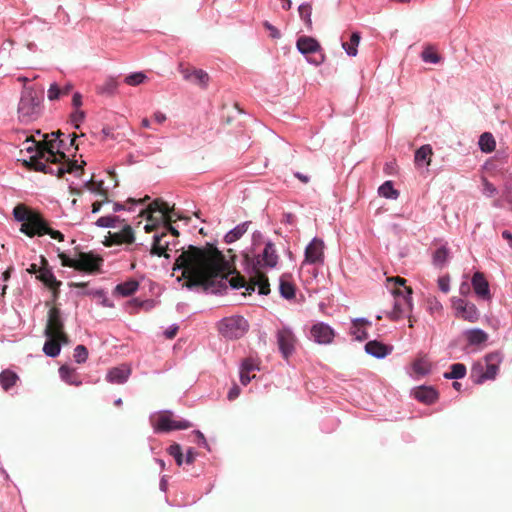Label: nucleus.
<instances>
[{
    "label": "nucleus",
    "mask_w": 512,
    "mask_h": 512,
    "mask_svg": "<svg viewBox=\"0 0 512 512\" xmlns=\"http://www.w3.org/2000/svg\"><path fill=\"white\" fill-rule=\"evenodd\" d=\"M169 454L175 459L177 465H182L183 463V453L181 451V447L178 444L171 445L168 448Z\"/></svg>",
    "instance_id": "obj_51"
},
{
    "label": "nucleus",
    "mask_w": 512,
    "mask_h": 512,
    "mask_svg": "<svg viewBox=\"0 0 512 512\" xmlns=\"http://www.w3.org/2000/svg\"><path fill=\"white\" fill-rule=\"evenodd\" d=\"M23 164L29 169L43 172L45 174L56 175L62 177L65 173H75L81 171L83 173V165H78L77 161L70 160L64 152L54 150V159L23 160Z\"/></svg>",
    "instance_id": "obj_3"
},
{
    "label": "nucleus",
    "mask_w": 512,
    "mask_h": 512,
    "mask_svg": "<svg viewBox=\"0 0 512 512\" xmlns=\"http://www.w3.org/2000/svg\"><path fill=\"white\" fill-rule=\"evenodd\" d=\"M406 294H403L399 288L394 290L395 303L393 310L388 314V317L392 320L399 319L402 314L411 309L410 295L412 293L411 288L405 287Z\"/></svg>",
    "instance_id": "obj_13"
},
{
    "label": "nucleus",
    "mask_w": 512,
    "mask_h": 512,
    "mask_svg": "<svg viewBox=\"0 0 512 512\" xmlns=\"http://www.w3.org/2000/svg\"><path fill=\"white\" fill-rule=\"evenodd\" d=\"M56 140H50L45 142L36 141L33 136L27 137L22 144L21 152L26 151L31 154L28 160L36 158L37 160L47 157V159H54V149H59L63 143V140H59V144L55 145Z\"/></svg>",
    "instance_id": "obj_7"
},
{
    "label": "nucleus",
    "mask_w": 512,
    "mask_h": 512,
    "mask_svg": "<svg viewBox=\"0 0 512 512\" xmlns=\"http://www.w3.org/2000/svg\"><path fill=\"white\" fill-rule=\"evenodd\" d=\"M73 89V85L67 83L64 87H59L57 83H52L47 91V97L50 101L58 100L62 96L68 95Z\"/></svg>",
    "instance_id": "obj_28"
},
{
    "label": "nucleus",
    "mask_w": 512,
    "mask_h": 512,
    "mask_svg": "<svg viewBox=\"0 0 512 512\" xmlns=\"http://www.w3.org/2000/svg\"><path fill=\"white\" fill-rule=\"evenodd\" d=\"M438 287L439 289L444 292V293H448L449 290H450V280L448 277H440L438 279Z\"/></svg>",
    "instance_id": "obj_56"
},
{
    "label": "nucleus",
    "mask_w": 512,
    "mask_h": 512,
    "mask_svg": "<svg viewBox=\"0 0 512 512\" xmlns=\"http://www.w3.org/2000/svg\"><path fill=\"white\" fill-rule=\"evenodd\" d=\"M298 51L303 55H309L321 51L320 43L313 37L300 36L296 41Z\"/></svg>",
    "instance_id": "obj_19"
},
{
    "label": "nucleus",
    "mask_w": 512,
    "mask_h": 512,
    "mask_svg": "<svg viewBox=\"0 0 512 512\" xmlns=\"http://www.w3.org/2000/svg\"><path fill=\"white\" fill-rule=\"evenodd\" d=\"M155 212H159L161 214V219L163 220L162 223L165 228L164 232H170L173 236L178 237L179 231L172 226V222H175V220L172 219L169 205L161 199H156L151 202L146 209L140 212L139 216H145L147 221H152L154 219Z\"/></svg>",
    "instance_id": "obj_8"
},
{
    "label": "nucleus",
    "mask_w": 512,
    "mask_h": 512,
    "mask_svg": "<svg viewBox=\"0 0 512 512\" xmlns=\"http://www.w3.org/2000/svg\"><path fill=\"white\" fill-rule=\"evenodd\" d=\"M118 87V83L115 79H107L101 86L97 88V92L101 95H113Z\"/></svg>",
    "instance_id": "obj_46"
},
{
    "label": "nucleus",
    "mask_w": 512,
    "mask_h": 512,
    "mask_svg": "<svg viewBox=\"0 0 512 512\" xmlns=\"http://www.w3.org/2000/svg\"><path fill=\"white\" fill-rule=\"evenodd\" d=\"M432 148L430 145H423L415 152V163L417 165H429L432 157Z\"/></svg>",
    "instance_id": "obj_31"
},
{
    "label": "nucleus",
    "mask_w": 512,
    "mask_h": 512,
    "mask_svg": "<svg viewBox=\"0 0 512 512\" xmlns=\"http://www.w3.org/2000/svg\"><path fill=\"white\" fill-rule=\"evenodd\" d=\"M392 349V346L385 345L376 340L369 341L365 345V351L376 358H384L392 352Z\"/></svg>",
    "instance_id": "obj_24"
},
{
    "label": "nucleus",
    "mask_w": 512,
    "mask_h": 512,
    "mask_svg": "<svg viewBox=\"0 0 512 512\" xmlns=\"http://www.w3.org/2000/svg\"><path fill=\"white\" fill-rule=\"evenodd\" d=\"M421 58L424 62L432 64H437L442 60L436 47L430 44L424 46V49L421 52Z\"/></svg>",
    "instance_id": "obj_30"
},
{
    "label": "nucleus",
    "mask_w": 512,
    "mask_h": 512,
    "mask_svg": "<svg viewBox=\"0 0 512 512\" xmlns=\"http://www.w3.org/2000/svg\"><path fill=\"white\" fill-rule=\"evenodd\" d=\"M131 373V370L126 365L114 367L107 373L106 379L112 384H123L127 381Z\"/></svg>",
    "instance_id": "obj_22"
},
{
    "label": "nucleus",
    "mask_w": 512,
    "mask_h": 512,
    "mask_svg": "<svg viewBox=\"0 0 512 512\" xmlns=\"http://www.w3.org/2000/svg\"><path fill=\"white\" fill-rule=\"evenodd\" d=\"M278 348L285 359H288L295 351L297 338L287 327H283L276 334Z\"/></svg>",
    "instance_id": "obj_12"
},
{
    "label": "nucleus",
    "mask_w": 512,
    "mask_h": 512,
    "mask_svg": "<svg viewBox=\"0 0 512 512\" xmlns=\"http://www.w3.org/2000/svg\"><path fill=\"white\" fill-rule=\"evenodd\" d=\"M280 293L286 299H292L295 297V287L294 285L286 279V276L283 275L280 278Z\"/></svg>",
    "instance_id": "obj_42"
},
{
    "label": "nucleus",
    "mask_w": 512,
    "mask_h": 512,
    "mask_svg": "<svg viewBox=\"0 0 512 512\" xmlns=\"http://www.w3.org/2000/svg\"><path fill=\"white\" fill-rule=\"evenodd\" d=\"M186 80L192 81L202 87H206L209 81V75L201 69H186L183 71Z\"/></svg>",
    "instance_id": "obj_26"
},
{
    "label": "nucleus",
    "mask_w": 512,
    "mask_h": 512,
    "mask_svg": "<svg viewBox=\"0 0 512 512\" xmlns=\"http://www.w3.org/2000/svg\"><path fill=\"white\" fill-rule=\"evenodd\" d=\"M259 370L258 363L252 357L245 358L240 367V382L247 385L255 378L254 372Z\"/></svg>",
    "instance_id": "obj_18"
},
{
    "label": "nucleus",
    "mask_w": 512,
    "mask_h": 512,
    "mask_svg": "<svg viewBox=\"0 0 512 512\" xmlns=\"http://www.w3.org/2000/svg\"><path fill=\"white\" fill-rule=\"evenodd\" d=\"M166 237V232H162L160 235H154L153 237V245H152V248H151V251L150 253L152 255H157V256H164L166 258L169 257L168 254H166V250L168 249L169 247V242L168 241H164V238Z\"/></svg>",
    "instance_id": "obj_27"
},
{
    "label": "nucleus",
    "mask_w": 512,
    "mask_h": 512,
    "mask_svg": "<svg viewBox=\"0 0 512 512\" xmlns=\"http://www.w3.org/2000/svg\"><path fill=\"white\" fill-rule=\"evenodd\" d=\"M264 27L267 31H269V36L272 38V39H278L280 38V32L279 30L274 27L272 24H270L268 21H265L264 22Z\"/></svg>",
    "instance_id": "obj_55"
},
{
    "label": "nucleus",
    "mask_w": 512,
    "mask_h": 512,
    "mask_svg": "<svg viewBox=\"0 0 512 512\" xmlns=\"http://www.w3.org/2000/svg\"><path fill=\"white\" fill-rule=\"evenodd\" d=\"M324 242L320 238H314L305 249V258L303 263L318 264L324 263Z\"/></svg>",
    "instance_id": "obj_14"
},
{
    "label": "nucleus",
    "mask_w": 512,
    "mask_h": 512,
    "mask_svg": "<svg viewBox=\"0 0 512 512\" xmlns=\"http://www.w3.org/2000/svg\"><path fill=\"white\" fill-rule=\"evenodd\" d=\"M307 60L311 64H314V65L318 66V65L322 64L325 61V55L324 54H320L318 57L307 58Z\"/></svg>",
    "instance_id": "obj_60"
},
{
    "label": "nucleus",
    "mask_w": 512,
    "mask_h": 512,
    "mask_svg": "<svg viewBox=\"0 0 512 512\" xmlns=\"http://www.w3.org/2000/svg\"><path fill=\"white\" fill-rule=\"evenodd\" d=\"M147 76L143 72H135L125 77V83L130 86H137L143 83Z\"/></svg>",
    "instance_id": "obj_48"
},
{
    "label": "nucleus",
    "mask_w": 512,
    "mask_h": 512,
    "mask_svg": "<svg viewBox=\"0 0 512 512\" xmlns=\"http://www.w3.org/2000/svg\"><path fill=\"white\" fill-rule=\"evenodd\" d=\"M177 331H178V327L177 326L167 329L165 331L166 338L173 339L176 336Z\"/></svg>",
    "instance_id": "obj_63"
},
{
    "label": "nucleus",
    "mask_w": 512,
    "mask_h": 512,
    "mask_svg": "<svg viewBox=\"0 0 512 512\" xmlns=\"http://www.w3.org/2000/svg\"><path fill=\"white\" fill-rule=\"evenodd\" d=\"M469 345H479L487 341L488 334L481 329H470L465 333Z\"/></svg>",
    "instance_id": "obj_29"
},
{
    "label": "nucleus",
    "mask_w": 512,
    "mask_h": 512,
    "mask_svg": "<svg viewBox=\"0 0 512 512\" xmlns=\"http://www.w3.org/2000/svg\"><path fill=\"white\" fill-rule=\"evenodd\" d=\"M139 287V283L136 280H128L124 283L118 284L115 288V291L122 295L123 297H128L133 295Z\"/></svg>",
    "instance_id": "obj_34"
},
{
    "label": "nucleus",
    "mask_w": 512,
    "mask_h": 512,
    "mask_svg": "<svg viewBox=\"0 0 512 512\" xmlns=\"http://www.w3.org/2000/svg\"><path fill=\"white\" fill-rule=\"evenodd\" d=\"M180 270L178 281L185 280L183 286L192 289L202 287L205 291L214 286L216 281L224 282L230 274V265L223 253L213 244L204 247L189 245L177 257L173 271Z\"/></svg>",
    "instance_id": "obj_1"
},
{
    "label": "nucleus",
    "mask_w": 512,
    "mask_h": 512,
    "mask_svg": "<svg viewBox=\"0 0 512 512\" xmlns=\"http://www.w3.org/2000/svg\"><path fill=\"white\" fill-rule=\"evenodd\" d=\"M86 187L91 192L96 193L105 198V201H108V193L107 190L104 188L103 181H94L93 179H90L86 183Z\"/></svg>",
    "instance_id": "obj_44"
},
{
    "label": "nucleus",
    "mask_w": 512,
    "mask_h": 512,
    "mask_svg": "<svg viewBox=\"0 0 512 512\" xmlns=\"http://www.w3.org/2000/svg\"><path fill=\"white\" fill-rule=\"evenodd\" d=\"M148 222L149 223L145 225L144 229L147 233H150L156 230V228L163 222V220L161 219L160 215L159 217L154 216V219Z\"/></svg>",
    "instance_id": "obj_54"
},
{
    "label": "nucleus",
    "mask_w": 512,
    "mask_h": 512,
    "mask_svg": "<svg viewBox=\"0 0 512 512\" xmlns=\"http://www.w3.org/2000/svg\"><path fill=\"white\" fill-rule=\"evenodd\" d=\"M414 397L421 403L431 405L438 399V392L431 386H420L414 389Z\"/></svg>",
    "instance_id": "obj_21"
},
{
    "label": "nucleus",
    "mask_w": 512,
    "mask_h": 512,
    "mask_svg": "<svg viewBox=\"0 0 512 512\" xmlns=\"http://www.w3.org/2000/svg\"><path fill=\"white\" fill-rule=\"evenodd\" d=\"M43 93V89L23 87L17 107V117L21 123H32L42 115Z\"/></svg>",
    "instance_id": "obj_4"
},
{
    "label": "nucleus",
    "mask_w": 512,
    "mask_h": 512,
    "mask_svg": "<svg viewBox=\"0 0 512 512\" xmlns=\"http://www.w3.org/2000/svg\"><path fill=\"white\" fill-rule=\"evenodd\" d=\"M18 379V375L11 370H4L0 373V385L5 391L12 388L17 383Z\"/></svg>",
    "instance_id": "obj_32"
},
{
    "label": "nucleus",
    "mask_w": 512,
    "mask_h": 512,
    "mask_svg": "<svg viewBox=\"0 0 512 512\" xmlns=\"http://www.w3.org/2000/svg\"><path fill=\"white\" fill-rule=\"evenodd\" d=\"M36 211L29 209L25 205H17L13 210V215L16 220L26 223Z\"/></svg>",
    "instance_id": "obj_40"
},
{
    "label": "nucleus",
    "mask_w": 512,
    "mask_h": 512,
    "mask_svg": "<svg viewBox=\"0 0 512 512\" xmlns=\"http://www.w3.org/2000/svg\"><path fill=\"white\" fill-rule=\"evenodd\" d=\"M153 119L155 122H157L158 124H162L163 122H165L166 120V115L161 113V112H156L154 113L153 115Z\"/></svg>",
    "instance_id": "obj_62"
},
{
    "label": "nucleus",
    "mask_w": 512,
    "mask_h": 512,
    "mask_svg": "<svg viewBox=\"0 0 512 512\" xmlns=\"http://www.w3.org/2000/svg\"><path fill=\"white\" fill-rule=\"evenodd\" d=\"M279 260L275 245L272 242H267L262 253L258 254L252 259V272L249 282L245 277L239 273L231 277L229 280L230 286L235 289L246 288L247 293L250 295L258 287V292L261 295H268L270 293V284L268 277L261 271L263 268H274Z\"/></svg>",
    "instance_id": "obj_2"
},
{
    "label": "nucleus",
    "mask_w": 512,
    "mask_h": 512,
    "mask_svg": "<svg viewBox=\"0 0 512 512\" xmlns=\"http://www.w3.org/2000/svg\"><path fill=\"white\" fill-rule=\"evenodd\" d=\"M502 237L508 241L509 246L512 248V234L508 230H505L502 232Z\"/></svg>",
    "instance_id": "obj_64"
},
{
    "label": "nucleus",
    "mask_w": 512,
    "mask_h": 512,
    "mask_svg": "<svg viewBox=\"0 0 512 512\" xmlns=\"http://www.w3.org/2000/svg\"><path fill=\"white\" fill-rule=\"evenodd\" d=\"M467 369L462 363L452 364L449 372L444 373L446 379H462L466 376Z\"/></svg>",
    "instance_id": "obj_39"
},
{
    "label": "nucleus",
    "mask_w": 512,
    "mask_h": 512,
    "mask_svg": "<svg viewBox=\"0 0 512 512\" xmlns=\"http://www.w3.org/2000/svg\"><path fill=\"white\" fill-rule=\"evenodd\" d=\"M116 243L132 244L135 241L134 232L130 225H126L121 231L113 235Z\"/></svg>",
    "instance_id": "obj_36"
},
{
    "label": "nucleus",
    "mask_w": 512,
    "mask_h": 512,
    "mask_svg": "<svg viewBox=\"0 0 512 512\" xmlns=\"http://www.w3.org/2000/svg\"><path fill=\"white\" fill-rule=\"evenodd\" d=\"M448 258V250L445 247H440L434 253L433 261L437 266H443Z\"/></svg>",
    "instance_id": "obj_49"
},
{
    "label": "nucleus",
    "mask_w": 512,
    "mask_h": 512,
    "mask_svg": "<svg viewBox=\"0 0 512 512\" xmlns=\"http://www.w3.org/2000/svg\"><path fill=\"white\" fill-rule=\"evenodd\" d=\"M247 320L242 316L224 318L219 324L220 333L228 339H239L248 331Z\"/></svg>",
    "instance_id": "obj_9"
},
{
    "label": "nucleus",
    "mask_w": 512,
    "mask_h": 512,
    "mask_svg": "<svg viewBox=\"0 0 512 512\" xmlns=\"http://www.w3.org/2000/svg\"><path fill=\"white\" fill-rule=\"evenodd\" d=\"M452 308L455 311V316L464 321L474 323L479 319L480 314L475 304L462 298H452Z\"/></svg>",
    "instance_id": "obj_11"
},
{
    "label": "nucleus",
    "mask_w": 512,
    "mask_h": 512,
    "mask_svg": "<svg viewBox=\"0 0 512 512\" xmlns=\"http://www.w3.org/2000/svg\"><path fill=\"white\" fill-rule=\"evenodd\" d=\"M311 337L319 344H329L334 338L333 329L325 323H317L311 328Z\"/></svg>",
    "instance_id": "obj_17"
},
{
    "label": "nucleus",
    "mask_w": 512,
    "mask_h": 512,
    "mask_svg": "<svg viewBox=\"0 0 512 512\" xmlns=\"http://www.w3.org/2000/svg\"><path fill=\"white\" fill-rule=\"evenodd\" d=\"M20 231L32 238L34 236H43L48 234L51 238L58 241H64V235L58 230L49 227L47 221L39 212H35L26 223H22Z\"/></svg>",
    "instance_id": "obj_6"
},
{
    "label": "nucleus",
    "mask_w": 512,
    "mask_h": 512,
    "mask_svg": "<svg viewBox=\"0 0 512 512\" xmlns=\"http://www.w3.org/2000/svg\"><path fill=\"white\" fill-rule=\"evenodd\" d=\"M73 357L77 363H84L88 358V350L84 345H77Z\"/></svg>",
    "instance_id": "obj_50"
},
{
    "label": "nucleus",
    "mask_w": 512,
    "mask_h": 512,
    "mask_svg": "<svg viewBox=\"0 0 512 512\" xmlns=\"http://www.w3.org/2000/svg\"><path fill=\"white\" fill-rule=\"evenodd\" d=\"M42 268L40 273L36 276L46 287L54 288L55 286H61V281L57 280L52 271L47 268L48 261L44 256H41Z\"/></svg>",
    "instance_id": "obj_20"
},
{
    "label": "nucleus",
    "mask_w": 512,
    "mask_h": 512,
    "mask_svg": "<svg viewBox=\"0 0 512 512\" xmlns=\"http://www.w3.org/2000/svg\"><path fill=\"white\" fill-rule=\"evenodd\" d=\"M472 286L475 293L482 298H489V284L482 272L474 273L472 277Z\"/></svg>",
    "instance_id": "obj_23"
},
{
    "label": "nucleus",
    "mask_w": 512,
    "mask_h": 512,
    "mask_svg": "<svg viewBox=\"0 0 512 512\" xmlns=\"http://www.w3.org/2000/svg\"><path fill=\"white\" fill-rule=\"evenodd\" d=\"M70 118L74 127L78 129L80 124L85 119V112L83 110L77 109L71 114Z\"/></svg>",
    "instance_id": "obj_52"
},
{
    "label": "nucleus",
    "mask_w": 512,
    "mask_h": 512,
    "mask_svg": "<svg viewBox=\"0 0 512 512\" xmlns=\"http://www.w3.org/2000/svg\"><path fill=\"white\" fill-rule=\"evenodd\" d=\"M239 394H240V388L236 384H234L230 388L227 397L230 401H233L239 396Z\"/></svg>",
    "instance_id": "obj_58"
},
{
    "label": "nucleus",
    "mask_w": 512,
    "mask_h": 512,
    "mask_svg": "<svg viewBox=\"0 0 512 512\" xmlns=\"http://www.w3.org/2000/svg\"><path fill=\"white\" fill-rule=\"evenodd\" d=\"M360 34L358 32H354L351 34L349 42H343L342 47L346 51L349 56H356L358 53L357 47L360 42Z\"/></svg>",
    "instance_id": "obj_38"
},
{
    "label": "nucleus",
    "mask_w": 512,
    "mask_h": 512,
    "mask_svg": "<svg viewBox=\"0 0 512 512\" xmlns=\"http://www.w3.org/2000/svg\"><path fill=\"white\" fill-rule=\"evenodd\" d=\"M117 220V217H113V216H103V217H100L96 224L99 226V227H114V222Z\"/></svg>",
    "instance_id": "obj_53"
},
{
    "label": "nucleus",
    "mask_w": 512,
    "mask_h": 512,
    "mask_svg": "<svg viewBox=\"0 0 512 512\" xmlns=\"http://www.w3.org/2000/svg\"><path fill=\"white\" fill-rule=\"evenodd\" d=\"M479 147L485 153L494 151L496 142L493 135L489 132H484L479 138Z\"/></svg>",
    "instance_id": "obj_37"
},
{
    "label": "nucleus",
    "mask_w": 512,
    "mask_h": 512,
    "mask_svg": "<svg viewBox=\"0 0 512 512\" xmlns=\"http://www.w3.org/2000/svg\"><path fill=\"white\" fill-rule=\"evenodd\" d=\"M72 105L75 110L79 109L82 105V95L79 92H75L72 97Z\"/></svg>",
    "instance_id": "obj_59"
},
{
    "label": "nucleus",
    "mask_w": 512,
    "mask_h": 512,
    "mask_svg": "<svg viewBox=\"0 0 512 512\" xmlns=\"http://www.w3.org/2000/svg\"><path fill=\"white\" fill-rule=\"evenodd\" d=\"M59 373L62 379L71 385H79L81 382L78 380V375L76 374L74 369L69 368L68 366H62L59 369Z\"/></svg>",
    "instance_id": "obj_41"
},
{
    "label": "nucleus",
    "mask_w": 512,
    "mask_h": 512,
    "mask_svg": "<svg viewBox=\"0 0 512 512\" xmlns=\"http://www.w3.org/2000/svg\"><path fill=\"white\" fill-rule=\"evenodd\" d=\"M250 222L239 224L225 235V242L230 244L240 239L248 230Z\"/></svg>",
    "instance_id": "obj_35"
},
{
    "label": "nucleus",
    "mask_w": 512,
    "mask_h": 512,
    "mask_svg": "<svg viewBox=\"0 0 512 512\" xmlns=\"http://www.w3.org/2000/svg\"><path fill=\"white\" fill-rule=\"evenodd\" d=\"M300 18L304 21L308 29L312 28V6L309 3L301 4L298 8Z\"/></svg>",
    "instance_id": "obj_47"
},
{
    "label": "nucleus",
    "mask_w": 512,
    "mask_h": 512,
    "mask_svg": "<svg viewBox=\"0 0 512 512\" xmlns=\"http://www.w3.org/2000/svg\"><path fill=\"white\" fill-rule=\"evenodd\" d=\"M483 187L484 193L489 197L493 196L496 192L495 186L486 180L484 181Z\"/></svg>",
    "instance_id": "obj_57"
},
{
    "label": "nucleus",
    "mask_w": 512,
    "mask_h": 512,
    "mask_svg": "<svg viewBox=\"0 0 512 512\" xmlns=\"http://www.w3.org/2000/svg\"><path fill=\"white\" fill-rule=\"evenodd\" d=\"M69 338L58 339V337H47L46 342L43 346L44 353L49 357H56L59 355L61 350V344H68Z\"/></svg>",
    "instance_id": "obj_25"
},
{
    "label": "nucleus",
    "mask_w": 512,
    "mask_h": 512,
    "mask_svg": "<svg viewBox=\"0 0 512 512\" xmlns=\"http://www.w3.org/2000/svg\"><path fill=\"white\" fill-rule=\"evenodd\" d=\"M152 425L158 433H168L173 430H182L190 427L188 421H175L173 418H158Z\"/></svg>",
    "instance_id": "obj_16"
},
{
    "label": "nucleus",
    "mask_w": 512,
    "mask_h": 512,
    "mask_svg": "<svg viewBox=\"0 0 512 512\" xmlns=\"http://www.w3.org/2000/svg\"><path fill=\"white\" fill-rule=\"evenodd\" d=\"M413 373L417 376H424L431 370V363L426 357L417 358L412 364Z\"/></svg>",
    "instance_id": "obj_33"
},
{
    "label": "nucleus",
    "mask_w": 512,
    "mask_h": 512,
    "mask_svg": "<svg viewBox=\"0 0 512 512\" xmlns=\"http://www.w3.org/2000/svg\"><path fill=\"white\" fill-rule=\"evenodd\" d=\"M502 362V355L499 352H492L485 356L486 369L480 376L479 382L493 380L496 378L499 366Z\"/></svg>",
    "instance_id": "obj_15"
},
{
    "label": "nucleus",
    "mask_w": 512,
    "mask_h": 512,
    "mask_svg": "<svg viewBox=\"0 0 512 512\" xmlns=\"http://www.w3.org/2000/svg\"><path fill=\"white\" fill-rule=\"evenodd\" d=\"M380 196L390 199H396L399 196V192L394 189L392 181L384 182L378 189Z\"/></svg>",
    "instance_id": "obj_45"
},
{
    "label": "nucleus",
    "mask_w": 512,
    "mask_h": 512,
    "mask_svg": "<svg viewBox=\"0 0 512 512\" xmlns=\"http://www.w3.org/2000/svg\"><path fill=\"white\" fill-rule=\"evenodd\" d=\"M44 333L46 337L68 338L64 332V322L59 308L53 306L49 309Z\"/></svg>",
    "instance_id": "obj_10"
},
{
    "label": "nucleus",
    "mask_w": 512,
    "mask_h": 512,
    "mask_svg": "<svg viewBox=\"0 0 512 512\" xmlns=\"http://www.w3.org/2000/svg\"><path fill=\"white\" fill-rule=\"evenodd\" d=\"M366 325H370V322L366 319L361 318L353 320V334L355 335L356 339L364 340L368 337L367 332L363 329V327Z\"/></svg>",
    "instance_id": "obj_43"
},
{
    "label": "nucleus",
    "mask_w": 512,
    "mask_h": 512,
    "mask_svg": "<svg viewBox=\"0 0 512 512\" xmlns=\"http://www.w3.org/2000/svg\"><path fill=\"white\" fill-rule=\"evenodd\" d=\"M58 257L61 260L62 266L74 268L77 271L86 272V273H96L100 271V266L102 265L103 259L99 256H95L92 253L80 252L78 254V258L71 259L64 252H60Z\"/></svg>",
    "instance_id": "obj_5"
},
{
    "label": "nucleus",
    "mask_w": 512,
    "mask_h": 512,
    "mask_svg": "<svg viewBox=\"0 0 512 512\" xmlns=\"http://www.w3.org/2000/svg\"><path fill=\"white\" fill-rule=\"evenodd\" d=\"M196 454L190 449L187 451L185 456V462L187 464H192L195 461Z\"/></svg>",
    "instance_id": "obj_61"
}]
</instances>
